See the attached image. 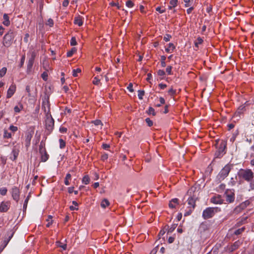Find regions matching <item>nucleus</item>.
Returning <instances> with one entry per match:
<instances>
[{"label": "nucleus", "instance_id": "nucleus-30", "mask_svg": "<svg viewBox=\"0 0 254 254\" xmlns=\"http://www.w3.org/2000/svg\"><path fill=\"white\" fill-rule=\"evenodd\" d=\"M6 70H7L6 68L4 67H2L0 70V77H3L5 74Z\"/></svg>", "mask_w": 254, "mask_h": 254}, {"label": "nucleus", "instance_id": "nucleus-8", "mask_svg": "<svg viewBox=\"0 0 254 254\" xmlns=\"http://www.w3.org/2000/svg\"><path fill=\"white\" fill-rule=\"evenodd\" d=\"M11 194L12 198L14 200L18 201L19 198V190L16 187H14L12 189Z\"/></svg>", "mask_w": 254, "mask_h": 254}, {"label": "nucleus", "instance_id": "nucleus-16", "mask_svg": "<svg viewBox=\"0 0 254 254\" xmlns=\"http://www.w3.org/2000/svg\"><path fill=\"white\" fill-rule=\"evenodd\" d=\"M3 21L2 22V23L5 26H8L10 24V21L9 20V17L8 15L6 13L3 14Z\"/></svg>", "mask_w": 254, "mask_h": 254}, {"label": "nucleus", "instance_id": "nucleus-50", "mask_svg": "<svg viewBox=\"0 0 254 254\" xmlns=\"http://www.w3.org/2000/svg\"><path fill=\"white\" fill-rule=\"evenodd\" d=\"M47 25H49L50 27H52L54 25V22L53 19L50 18L48 20L47 23Z\"/></svg>", "mask_w": 254, "mask_h": 254}, {"label": "nucleus", "instance_id": "nucleus-35", "mask_svg": "<svg viewBox=\"0 0 254 254\" xmlns=\"http://www.w3.org/2000/svg\"><path fill=\"white\" fill-rule=\"evenodd\" d=\"M147 113L149 115H152L153 116L155 115V112L154 109L152 107H149L147 111Z\"/></svg>", "mask_w": 254, "mask_h": 254}, {"label": "nucleus", "instance_id": "nucleus-24", "mask_svg": "<svg viewBox=\"0 0 254 254\" xmlns=\"http://www.w3.org/2000/svg\"><path fill=\"white\" fill-rule=\"evenodd\" d=\"M81 72V70L80 68H78L76 69H74L72 70V75L74 77H76L78 76V73H80Z\"/></svg>", "mask_w": 254, "mask_h": 254}, {"label": "nucleus", "instance_id": "nucleus-56", "mask_svg": "<svg viewBox=\"0 0 254 254\" xmlns=\"http://www.w3.org/2000/svg\"><path fill=\"white\" fill-rule=\"evenodd\" d=\"M110 4L112 6H116L118 9H120L121 8V6L119 5V3H115V2H112L110 3Z\"/></svg>", "mask_w": 254, "mask_h": 254}, {"label": "nucleus", "instance_id": "nucleus-53", "mask_svg": "<svg viewBox=\"0 0 254 254\" xmlns=\"http://www.w3.org/2000/svg\"><path fill=\"white\" fill-rule=\"evenodd\" d=\"M166 72L168 73V74L169 75H171L172 74V66H168L167 68H166Z\"/></svg>", "mask_w": 254, "mask_h": 254}, {"label": "nucleus", "instance_id": "nucleus-12", "mask_svg": "<svg viewBox=\"0 0 254 254\" xmlns=\"http://www.w3.org/2000/svg\"><path fill=\"white\" fill-rule=\"evenodd\" d=\"M249 201H246L242 203L240 205L236 207L235 211L236 212H240L241 210L246 208L249 204Z\"/></svg>", "mask_w": 254, "mask_h": 254}, {"label": "nucleus", "instance_id": "nucleus-29", "mask_svg": "<svg viewBox=\"0 0 254 254\" xmlns=\"http://www.w3.org/2000/svg\"><path fill=\"white\" fill-rule=\"evenodd\" d=\"M76 52V49L75 48H73L71 50L67 53V57H70L73 54Z\"/></svg>", "mask_w": 254, "mask_h": 254}, {"label": "nucleus", "instance_id": "nucleus-22", "mask_svg": "<svg viewBox=\"0 0 254 254\" xmlns=\"http://www.w3.org/2000/svg\"><path fill=\"white\" fill-rule=\"evenodd\" d=\"M23 106L22 104H19V105L16 106L14 108V111L15 113H19L22 109Z\"/></svg>", "mask_w": 254, "mask_h": 254}, {"label": "nucleus", "instance_id": "nucleus-28", "mask_svg": "<svg viewBox=\"0 0 254 254\" xmlns=\"http://www.w3.org/2000/svg\"><path fill=\"white\" fill-rule=\"evenodd\" d=\"M72 204L75 206V207H73V206H70L69 207V208L71 210H78V207L77 206H78V203L75 201H72Z\"/></svg>", "mask_w": 254, "mask_h": 254}, {"label": "nucleus", "instance_id": "nucleus-13", "mask_svg": "<svg viewBox=\"0 0 254 254\" xmlns=\"http://www.w3.org/2000/svg\"><path fill=\"white\" fill-rule=\"evenodd\" d=\"M74 23L80 26L83 24V18L80 16H78L74 18Z\"/></svg>", "mask_w": 254, "mask_h": 254}, {"label": "nucleus", "instance_id": "nucleus-51", "mask_svg": "<svg viewBox=\"0 0 254 254\" xmlns=\"http://www.w3.org/2000/svg\"><path fill=\"white\" fill-rule=\"evenodd\" d=\"M156 10L158 11L160 13H163L165 12V9H161L160 7H157L156 8Z\"/></svg>", "mask_w": 254, "mask_h": 254}, {"label": "nucleus", "instance_id": "nucleus-60", "mask_svg": "<svg viewBox=\"0 0 254 254\" xmlns=\"http://www.w3.org/2000/svg\"><path fill=\"white\" fill-rule=\"evenodd\" d=\"M69 1L68 0H64V1L63 2V5L64 6H67L68 4Z\"/></svg>", "mask_w": 254, "mask_h": 254}, {"label": "nucleus", "instance_id": "nucleus-20", "mask_svg": "<svg viewBox=\"0 0 254 254\" xmlns=\"http://www.w3.org/2000/svg\"><path fill=\"white\" fill-rule=\"evenodd\" d=\"M110 203L107 199H104L101 203V206L102 208H105Z\"/></svg>", "mask_w": 254, "mask_h": 254}, {"label": "nucleus", "instance_id": "nucleus-44", "mask_svg": "<svg viewBox=\"0 0 254 254\" xmlns=\"http://www.w3.org/2000/svg\"><path fill=\"white\" fill-rule=\"evenodd\" d=\"M145 122L149 127H151L153 125V122L149 118H146Z\"/></svg>", "mask_w": 254, "mask_h": 254}, {"label": "nucleus", "instance_id": "nucleus-11", "mask_svg": "<svg viewBox=\"0 0 254 254\" xmlns=\"http://www.w3.org/2000/svg\"><path fill=\"white\" fill-rule=\"evenodd\" d=\"M226 194V200L229 202H232L234 201L235 199V194L233 192H230L229 193L228 191H227L225 193Z\"/></svg>", "mask_w": 254, "mask_h": 254}, {"label": "nucleus", "instance_id": "nucleus-47", "mask_svg": "<svg viewBox=\"0 0 254 254\" xmlns=\"http://www.w3.org/2000/svg\"><path fill=\"white\" fill-rule=\"evenodd\" d=\"M126 6L130 8L133 6V3L131 0H128L126 2Z\"/></svg>", "mask_w": 254, "mask_h": 254}, {"label": "nucleus", "instance_id": "nucleus-25", "mask_svg": "<svg viewBox=\"0 0 254 254\" xmlns=\"http://www.w3.org/2000/svg\"><path fill=\"white\" fill-rule=\"evenodd\" d=\"M71 179V175L70 174H67L64 180V184L65 185H69V180Z\"/></svg>", "mask_w": 254, "mask_h": 254}, {"label": "nucleus", "instance_id": "nucleus-54", "mask_svg": "<svg viewBox=\"0 0 254 254\" xmlns=\"http://www.w3.org/2000/svg\"><path fill=\"white\" fill-rule=\"evenodd\" d=\"M127 89L131 92L133 91V85L132 83H130L127 87Z\"/></svg>", "mask_w": 254, "mask_h": 254}, {"label": "nucleus", "instance_id": "nucleus-48", "mask_svg": "<svg viewBox=\"0 0 254 254\" xmlns=\"http://www.w3.org/2000/svg\"><path fill=\"white\" fill-rule=\"evenodd\" d=\"M171 38V36L169 34H166L164 37V40L166 42L169 41Z\"/></svg>", "mask_w": 254, "mask_h": 254}, {"label": "nucleus", "instance_id": "nucleus-19", "mask_svg": "<svg viewBox=\"0 0 254 254\" xmlns=\"http://www.w3.org/2000/svg\"><path fill=\"white\" fill-rule=\"evenodd\" d=\"M3 136L4 138H10L11 137L12 134L11 132H8L6 129H4Z\"/></svg>", "mask_w": 254, "mask_h": 254}, {"label": "nucleus", "instance_id": "nucleus-27", "mask_svg": "<svg viewBox=\"0 0 254 254\" xmlns=\"http://www.w3.org/2000/svg\"><path fill=\"white\" fill-rule=\"evenodd\" d=\"M90 182V178L88 176H85L82 179V183L85 185L89 184Z\"/></svg>", "mask_w": 254, "mask_h": 254}, {"label": "nucleus", "instance_id": "nucleus-4", "mask_svg": "<svg viewBox=\"0 0 254 254\" xmlns=\"http://www.w3.org/2000/svg\"><path fill=\"white\" fill-rule=\"evenodd\" d=\"M231 170V166L229 165H226L220 171L218 176L220 179H224L229 174V172Z\"/></svg>", "mask_w": 254, "mask_h": 254}, {"label": "nucleus", "instance_id": "nucleus-49", "mask_svg": "<svg viewBox=\"0 0 254 254\" xmlns=\"http://www.w3.org/2000/svg\"><path fill=\"white\" fill-rule=\"evenodd\" d=\"M77 44L76 41V39L75 37H72L71 40H70V45L71 46H75Z\"/></svg>", "mask_w": 254, "mask_h": 254}, {"label": "nucleus", "instance_id": "nucleus-33", "mask_svg": "<svg viewBox=\"0 0 254 254\" xmlns=\"http://www.w3.org/2000/svg\"><path fill=\"white\" fill-rule=\"evenodd\" d=\"M9 129L11 132L14 133L15 132L17 131L18 127L16 126L11 125V126H10V127H9Z\"/></svg>", "mask_w": 254, "mask_h": 254}, {"label": "nucleus", "instance_id": "nucleus-37", "mask_svg": "<svg viewBox=\"0 0 254 254\" xmlns=\"http://www.w3.org/2000/svg\"><path fill=\"white\" fill-rule=\"evenodd\" d=\"M12 154L13 156V160H15V159H16V158H17V157L18 155V151L17 150H16V149H13V150L12 151Z\"/></svg>", "mask_w": 254, "mask_h": 254}, {"label": "nucleus", "instance_id": "nucleus-3", "mask_svg": "<svg viewBox=\"0 0 254 254\" xmlns=\"http://www.w3.org/2000/svg\"><path fill=\"white\" fill-rule=\"evenodd\" d=\"M14 38V34L13 32L9 31L6 34H5L3 39V45L6 47H9Z\"/></svg>", "mask_w": 254, "mask_h": 254}, {"label": "nucleus", "instance_id": "nucleus-41", "mask_svg": "<svg viewBox=\"0 0 254 254\" xmlns=\"http://www.w3.org/2000/svg\"><path fill=\"white\" fill-rule=\"evenodd\" d=\"M41 76L43 80H44L45 81L47 80L48 75L47 72H44L42 74Z\"/></svg>", "mask_w": 254, "mask_h": 254}, {"label": "nucleus", "instance_id": "nucleus-7", "mask_svg": "<svg viewBox=\"0 0 254 254\" xmlns=\"http://www.w3.org/2000/svg\"><path fill=\"white\" fill-rule=\"evenodd\" d=\"M16 85L14 84H11L7 91L6 98H10L14 94L16 91Z\"/></svg>", "mask_w": 254, "mask_h": 254}, {"label": "nucleus", "instance_id": "nucleus-52", "mask_svg": "<svg viewBox=\"0 0 254 254\" xmlns=\"http://www.w3.org/2000/svg\"><path fill=\"white\" fill-rule=\"evenodd\" d=\"M25 56L24 55H23L21 59L20 64V67H22L23 65L24 62H25Z\"/></svg>", "mask_w": 254, "mask_h": 254}, {"label": "nucleus", "instance_id": "nucleus-14", "mask_svg": "<svg viewBox=\"0 0 254 254\" xmlns=\"http://www.w3.org/2000/svg\"><path fill=\"white\" fill-rule=\"evenodd\" d=\"M175 49V46H174V45L172 43H170L168 44V47L165 48V51L166 52L168 53H171L173 52Z\"/></svg>", "mask_w": 254, "mask_h": 254}, {"label": "nucleus", "instance_id": "nucleus-1", "mask_svg": "<svg viewBox=\"0 0 254 254\" xmlns=\"http://www.w3.org/2000/svg\"><path fill=\"white\" fill-rule=\"evenodd\" d=\"M239 174L243 179L250 182L251 189H254V174L251 169L241 170L239 171Z\"/></svg>", "mask_w": 254, "mask_h": 254}, {"label": "nucleus", "instance_id": "nucleus-45", "mask_svg": "<svg viewBox=\"0 0 254 254\" xmlns=\"http://www.w3.org/2000/svg\"><path fill=\"white\" fill-rule=\"evenodd\" d=\"M6 162V159L4 157H0V163L2 164L3 165H4Z\"/></svg>", "mask_w": 254, "mask_h": 254}, {"label": "nucleus", "instance_id": "nucleus-42", "mask_svg": "<svg viewBox=\"0 0 254 254\" xmlns=\"http://www.w3.org/2000/svg\"><path fill=\"white\" fill-rule=\"evenodd\" d=\"M57 243V246L63 248V250H65L66 249V244H62L60 242H58Z\"/></svg>", "mask_w": 254, "mask_h": 254}, {"label": "nucleus", "instance_id": "nucleus-62", "mask_svg": "<svg viewBox=\"0 0 254 254\" xmlns=\"http://www.w3.org/2000/svg\"><path fill=\"white\" fill-rule=\"evenodd\" d=\"M108 158V155L106 154H103L102 157H101V159L102 160L104 161L105 160H107Z\"/></svg>", "mask_w": 254, "mask_h": 254}, {"label": "nucleus", "instance_id": "nucleus-43", "mask_svg": "<svg viewBox=\"0 0 254 254\" xmlns=\"http://www.w3.org/2000/svg\"><path fill=\"white\" fill-rule=\"evenodd\" d=\"M100 80L97 77H95L93 80V83L94 85H98L100 83Z\"/></svg>", "mask_w": 254, "mask_h": 254}, {"label": "nucleus", "instance_id": "nucleus-5", "mask_svg": "<svg viewBox=\"0 0 254 254\" xmlns=\"http://www.w3.org/2000/svg\"><path fill=\"white\" fill-rule=\"evenodd\" d=\"M43 145L44 144H43L42 142H41L39 147V150L41 155L42 161L46 162L48 159L49 155L47 153L45 148L43 147Z\"/></svg>", "mask_w": 254, "mask_h": 254}, {"label": "nucleus", "instance_id": "nucleus-9", "mask_svg": "<svg viewBox=\"0 0 254 254\" xmlns=\"http://www.w3.org/2000/svg\"><path fill=\"white\" fill-rule=\"evenodd\" d=\"M42 109L44 111L45 113L48 115L50 112V103L48 100H45L42 103Z\"/></svg>", "mask_w": 254, "mask_h": 254}, {"label": "nucleus", "instance_id": "nucleus-15", "mask_svg": "<svg viewBox=\"0 0 254 254\" xmlns=\"http://www.w3.org/2000/svg\"><path fill=\"white\" fill-rule=\"evenodd\" d=\"M178 204V199L177 198L172 199L169 204V207L172 208H175L176 205Z\"/></svg>", "mask_w": 254, "mask_h": 254}, {"label": "nucleus", "instance_id": "nucleus-18", "mask_svg": "<svg viewBox=\"0 0 254 254\" xmlns=\"http://www.w3.org/2000/svg\"><path fill=\"white\" fill-rule=\"evenodd\" d=\"M240 244H241L240 242H239V241L236 242L233 246H231V247L229 249V250L231 252H233V251H235V250H236L237 249H238L239 247Z\"/></svg>", "mask_w": 254, "mask_h": 254}, {"label": "nucleus", "instance_id": "nucleus-26", "mask_svg": "<svg viewBox=\"0 0 254 254\" xmlns=\"http://www.w3.org/2000/svg\"><path fill=\"white\" fill-rule=\"evenodd\" d=\"M245 230V227H243L236 230L234 232V234L236 235H240L241 233H242Z\"/></svg>", "mask_w": 254, "mask_h": 254}, {"label": "nucleus", "instance_id": "nucleus-34", "mask_svg": "<svg viewBox=\"0 0 254 254\" xmlns=\"http://www.w3.org/2000/svg\"><path fill=\"white\" fill-rule=\"evenodd\" d=\"M33 64L28 63L27 66V72L30 73L31 71L32 68L33 66Z\"/></svg>", "mask_w": 254, "mask_h": 254}, {"label": "nucleus", "instance_id": "nucleus-57", "mask_svg": "<svg viewBox=\"0 0 254 254\" xmlns=\"http://www.w3.org/2000/svg\"><path fill=\"white\" fill-rule=\"evenodd\" d=\"M158 73V74L159 75V76H163L165 75V72L164 70H159L157 72Z\"/></svg>", "mask_w": 254, "mask_h": 254}, {"label": "nucleus", "instance_id": "nucleus-59", "mask_svg": "<svg viewBox=\"0 0 254 254\" xmlns=\"http://www.w3.org/2000/svg\"><path fill=\"white\" fill-rule=\"evenodd\" d=\"M184 1L185 2L186 7H189L190 5V0H184Z\"/></svg>", "mask_w": 254, "mask_h": 254}, {"label": "nucleus", "instance_id": "nucleus-55", "mask_svg": "<svg viewBox=\"0 0 254 254\" xmlns=\"http://www.w3.org/2000/svg\"><path fill=\"white\" fill-rule=\"evenodd\" d=\"M60 131L62 133H65L67 131V128L64 127H61L60 128Z\"/></svg>", "mask_w": 254, "mask_h": 254}, {"label": "nucleus", "instance_id": "nucleus-38", "mask_svg": "<svg viewBox=\"0 0 254 254\" xmlns=\"http://www.w3.org/2000/svg\"><path fill=\"white\" fill-rule=\"evenodd\" d=\"M59 142H60V147L61 148H63L65 147V143L63 139H61V138L60 139Z\"/></svg>", "mask_w": 254, "mask_h": 254}, {"label": "nucleus", "instance_id": "nucleus-64", "mask_svg": "<svg viewBox=\"0 0 254 254\" xmlns=\"http://www.w3.org/2000/svg\"><path fill=\"white\" fill-rule=\"evenodd\" d=\"M159 86L160 87V88L162 89H165V88H166L167 86L166 84H162V83L159 84Z\"/></svg>", "mask_w": 254, "mask_h": 254}, {"label": "nucleus", "instance_id": "nucleus-58", "mask_svg": "<svg viewBox=\"0 0 254 254\" xmlns=\"http://www.w3.org/2000/svg\"><path fill=\"white\" fill-rule=\"evenodd\" d=\"M175 92H176V91L175 90H174L173 88L170 89L168 91L169 94H170L171 95L174 94L175 93Z\"/></svg>", "mask_w": 254, "mask_h": 254}, {"label": "nucleus", "instance_id": "nucleus-39", "mask_svg": "<svg viewBox=\"0 0 254 254\" xmlns=\"http://www.w3.org/2000/svg\"><path fill=\"white\" fill-rule=\"evenodd\" d=\"M178 1V0H171L170 1V4L175 7L177 6Z\"/></svg>", "mask_w": 254, "mask_h": 254}, {"label": "nucleus", "instance_id": "nucleus-40", "mask_svg": "<svg viewBox=\"0 0 254 254\" xmlns=\"http://www.w3.org/2000/svg\"><path fill=\"white\" fill-rule=\"evenodd\" d=\"M203 42V40L200 37L197 39L196 41L195 42V45L196 47H198V45L201 44Z\"/></svg>", "mask_w": 254, "mask_h": 254}, {"label": "nucleus", "instance_id": "nucleus-61", "mask_svg": "<svg viewBox=\"0 0 254 254\" xmlns=\"http://www.w3.org/2000/svg\"><path fill=\"white\" fill-rule=\"evenodd\" d=\"M247 219V217L242 218L241 220L239 222L240 224H242L245 223Z\"/></svg>", "mask_w": 254, "mask_h": 254}, {"label": "nucleus", "instance_id": "nucleus-10", "mask_svg": "<svg viewBox=\"0 0 254 254\" xmlns=\"http://www.w3.org/2000/svg\"><path fill=\"white\" fill-rule=\"evenodd\" d=\"M210 201L214 204H221L223 203V199L220 195H217L212 197L211 198Z\"/></svg>", "mask_w": 254, "mask_h": 254}, {"label": "nucleus", "instance_id": "nucleus-46", "mask_svg": "<svg viewBox=\"0 0 254 254\" xmlns=\"http://www.w3.org/2000/svg\"><path fill=\"white\" fill-rule=\"evenodd\" d=\"M93 123L95 125V126H99V125H101V126H103V124L101 122V121L100 120H96L95 121H94L93 122Z\"/></svg>", "mask_w": 254, "mask_h": 254}, {"label": "nucleus", "instance_id": "nucleus-21", "mask_svg": "<svg viewBox=\"0 0 254 254\" xmlns=\"http://www.w3.org/2000/svg\"><path fill=\"white\" fill-rule=\"evenodd\" d=\"M188 201L189 205H190V206H192L193 208L194 207L195 201H194V199L192 197H189L188 199Z\"/></svg>", "mask_w": 254, "mask_h": 254}, {"label": "nucleus", "instance_id": "nucleus-31", "mask_svg": "<svg viewBox=\"0 0 254 254\" xmlns=\"http://www.w3.org/2000/svg\"><path fill=\"white\" fill-rule=\"evenodd\" d=\"M7 190L6 188H1L0 189V194L2 195H6Z\"/></svg>", "mask_w": 254, "mask_h": 254}, {"label": "nucleus", "instance_id": "nucleus-17", "mask_svg": "<svg viewBox=\"0 0 254 254\" xmlns=\"http://www.w3.org/2000/svg\"><path fill=\"white\" fill-rule=\"evenodd\" d=\"M32 137V135L31 133H28L25 136V142H26V146H29L30 144L31 139Z\"/></svg>", "mask_w": 254, "mask_h": 254}, {"label": "nucleus", "instance_id": "nucleus-32", "mask_svg": "<svg viewBox=\"0 0 254 254\" xmlns=\"http://www.w3.org/2000/svg\"><path fill=\"white\" fill-rule=\"evenodd\" d=\"M144 95V91L143 90H138V98L140 100L143 99V96Z\"/></svg>", "mask_w": 254, "mask_h": 254}, {"label": "nucleus", "instance_id": "nucleus-23", "mask_svg": "<svg viewBox=\"0 0 254 254\" xmlns=\"http://www.w3.org/2000/svg\"><path fill=\"white\" fill-rule=\"evenodd\" d=\"M47 222H48L46 226L47 227H49L52 224L53 220H52V216L51 215H49L48 217V218L46 220Z\"/></svg>", "mask_w": 254, "mask_h": 254}, {"label": "nucleus", "instance_id": "nucleus-36", "mask_svg": "<svg viewBox=\"0 0 254 254\" xmlns=\"http://www.w3.org/2000/svg\"><path fill=\"white\" fill-rule=\"evenodd\" d=\"M35 55L34 52L32 53L31 57L29 58L28 63L33 64L34 63V59H35Z\"/></svg>", "mask_w": 254, "mask_h": 254}, {"label": "nucleus", "instance_id": "nucleus-2", "mask_svg": "<svg viewBox=\"0 0 254 254\" xmlns=\"http://www.w3.org/2000/svg\"><path fill=\"white\" fill-rule=\"evenodd\" d=\"M220 210L217 207H207L203 210L202 216L204 219H208L213 217Z\"/></svg>", "mask_w": 254, "mask_h": 254}, {"label": "nucleus", "instance_id": "nucleus-63", "mask_svg": "<svg viewBox=\"0 0 254 254\" xmlns=\"http://www.w3.org/2000/svg\"><path fill=\"white\" fill-rule=\"evenodd\" d=\"M102 147H103V148L104 149H108L109 148L110 145L109 144H103L102 145Z\"/></svg>", "mask_w": 254, "mask_h": 254}, {"label": "nucleus", "instance_id": "nucleus-6", "mask_svg": "<svg viewBox=\"0 0 254 254\" xmlns=\"http://www.w3.org/2000/svg\"><path fill=\"white\" fill-rule=\"evenodd\" d=\"M10 202L8 201H3L0 203V212H6L9 209Z\"/></svg>", "mask_w": 254, "mask_h": 254}]
</instances>
